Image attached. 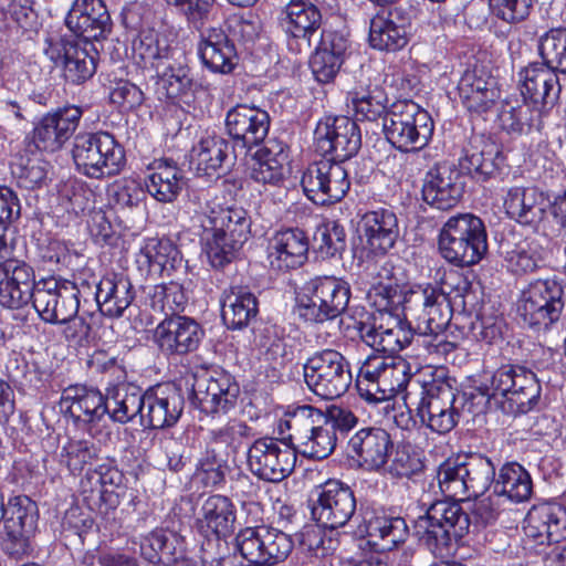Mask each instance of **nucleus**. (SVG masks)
Masks as SVG:
<instances>
[{
	"instance_id": "obj_24",
	"label": "nucleus",
	"mask_w": 566,
	"mask_h": 566,
	"mask_svg": "<svg viewBox=\"0 0 566 566\" xmlns=\"http://www.w3.org/2000/svg\"><path fill=\"white\" fill-rule=\"evenodd\" d=\"M84 109L66 104L43 115L34 127L36 147L45 151H56L73 136L78 127Z\"/></svg>"
},
{
	"instance_id": "obj_15",
	"label": "nucleus",
	"mask_w": 566,
	"mask_h": 566,
	"mask_svg": "<svg viewBox=\"0 0 566 566\" xmlns=\"http://www.w3.org/2000/svg\"><path fill=\"white\" fill-rule=\"evenodd\" d=\"M38 517V506L27 495L9 500L6 517L2 518L4 533L1 542L2 549L8 555L17 559L30 555Z\"/></svg>"
},
{
	"instance_id": "obj_58",
	"label": "nucleus",
	"mask_w": 566,
	"mask_h": 566,
	"mask_svg": "<svg viewBox=\"0 0 566 566\" xmlns=\"http://www.w3.org/2000/svg\"><path fill=\"white\" fill-rule=\"evenodd\" d=\"M156 92L159 98L176 101L187 95L192 86V78L187 66L168 65L163 73L157 72Z\"/></svg>"
},
{
	"instance_id": "obj_26",
	"label": "nucleus",
	"mask_w": 566,
	"mask_h": 566,
	"mask_svg": "<svg viewBox=\"0 0 566 566\" xmlns=\"http://www.w3.org/2000/svg\"><path fill=\"white\" fill-rule=\"evenodd\" d=\"M65 25L86 42L107 38L112 31V19L103 0H74L66 17Z\"/></svg>"
},
{
	"instance_id": "obj_47",
	"label": "nucleus",
	"mask_w": 566,
	"mask_h": 566,
	"mask_svg": "<svg viewBox=\"0 0 566 566\" xmlns=\"http://www.w3.org/2000/svg\"><path fill=\"white\" fill-rule=\"evenodd\" d=\"M174 51L169 38L155 30L142 31L133 42V57L144 70L158 72L174 56Z\"/></svg>"
},
{
	"instance_id": "obj_3",
	"label": "nucleus",
	"mask_w": 566,
	"mask_h": 566,
	"mask_svg": "<svg viewBox=\"0 0 566 566\" xmlns=\"http://www.w3.org/2000/svg\"><path fill=\"white\" fill-rule=\"evenodd\" d=\"M480 389L484 396L495 399L504 413L511 416L532 411L539 401L542 390L531 369L512 364L499 367L490 379L481 384Z\"/></svg>"
},
{
	"instance_id": "obj_36",
	"label": "nucleus",
	"mask_w": 566,
	"mask_h": 566,
	"mask_svg": "<svg viewBox=\"0 0 566 566\" xmlns=\"http://www.w3.org/2000/svg\"><path fill=\"white\" fill-rule=\"evenodd\" d=\"M521 93L534 106L554 105L562 91L558 73L542 61L528 64L520 72Z\"/></svg>"
},
{
	"instance_id": "obj_57",
	"label": "nucleus",
	"mask_w": 566,
	"mask_h": 566,
	"mask_svg": "<svg viewBox=\"0 0 566 566\" xmlns=\"http://www.w3.org/2000/svg\"><path fill=\"white\" fill-rule=\"evenodd\" d=\"M140 259L150 270L160 272L170 271L181 262L179 250L169 239H149L140 251Z\"/></svg>"
},
{
	"instance_id": "obj_30",
	"label": "nucleus",
	"mask_w": 566,
	"mask_h": 566,
	"mask_svg": "<svg viewBox=\"0 0 566 566\" xmlns=\"http://www.w3.org/2000/svg\"><path fill=\"white\" fill-rule=\"evenodd\" d=\"M38 282L33 269L24 262L9 260L0 265V305L22 308L33 302Z\"/></svg>"
},
{
	"instance_id": "obj_50",
	"label": "nucleus",
	"mask_w": 566,
	"mask_h": 566,
	"mask_svg": "<svg viewBox=\"0 0 566 566\" xmlns=\"http://www.w3.org/2000/svg\"><path fill=\"white\" fill-rule=\"evenodd\" d=\"M222 318L232 329H241L258 314V301L245 287L231 286L226 290L221 300Z\"/></svg>"
},
{
	"instance_id": "obj_35",
	"label": "nucleus",
	"mask_w": 566,
	"mask_h": 566,
	"mask_svg": "<svg viewBox=\"0 0 566 566\" xmlns=\"http://www.w3.org/2000/svg\"><path fill=\"white\" fill-rule=\"evenodd\" d=\"M411 23L400 10L375 14L369 22L368 41L379 51H399L409 42Z\"/></svg>"
},
{
	"instance_id": "obj_39",
	"label": "nucleus",
	"mask_w": 566,
	"mask_h": 566,
	"mask_svg": "<svg viewBox=\"0 0 566 566\" xmlns=\"http://www.w3.org/2000/svg\"><path fill=\"white\" fill-rule=\"evenodd\" d=\"M503 161L500 146L483 135L472 136L459 160L462 170L478 180L490 178Z\"/></svg>"
},
{
	"instance_id": "obj_55",
	"label": "nucleus",
	"mask_w": 566,
	"mask_h": 566,
	"mask_svg": "<svg viewBox=\"0 0 566 566\" xmlns=\"http://www.w3.org/2000/svg\"><path fill=\"white\" fill-rule=\"evenodd\" d=\"M546 251L536 239L525 238L506 252L507 269L515 274H526L539 269Z\"/></svg>"
},
{
	"instance_id": "obj_53",
	"label": "nucleus",
	"mask_w": 566,
	"mask_h": 566,
	"mask_svg": "<svg viewBox=\"0 0 566 566\" xmlns=\"http://www.w3.org/2000/svg\"><path fill=\"white\" fill-rule=\"evenodd\" d=\"M198 222L203 229L201 241L210 264L220 269L231 263L244 243L229 239L224 232L214 231L202 219Z\"/></svg>"
},
{
	"instance_id": "obj_59",
	"label": "nucleus",
	"mask_w": 566,
	"mask_h": 566,
	"mask_svg": "<svg viewBox=\"0 0 566 566\" xmlns=\"http://www.w3.org/2000/svg\"><path fill=\"white\" fill-rule=\"evenodd\" d=\"M97 458V448L88 440L69 439L61 448L59 462L72 474L81 473Z\"/></svg>"
},
{
	"instance_id": "obj_12",
	"label": "nucleus",
	"mask_w": 566,
	"mask_h": 566,
	"mask_svg": "<svg viewBox=\"0 0 566 566\" xmlns=\"http://www.w3.org/2000/svg\"><path fill=\"white\" fill-rule=\"evenodd\" d=\"M306 290L307 297L297 301L296 312L301 318L311 323L332 321L342 315L350 298L349 284L336 276H316L312 279Z\"/></svg>"
},
{
	"instance_id": "obj_32",
	"label": "nucleus",
	"mask_w": 566,
	"mask_h": 566,
	"mask_svg": "<svg viewBox=\"0 0 566 566\" xmlns=\"http://www.w3.org/2000/svg\"><path fill=\"white\" fill-rule=\"evenodd\" d=\"M523 531L536 545L559 543L566 538V509L556 503L534 505L526 514Z\"/></svg>"
},
{
	"instance_id": "obj_37",
	"label": "nucleus",
	"mask_w": 566,
	"mask_h": 566,
	"mask_svg": "<svg viewBox=\"0 0 566 566\" xmlns=\"http://www.w3.org/2000/svg\"><path fill=\"white\" fill-rule=\"evenodd\" d=\"M463 193L460 172L448 165L431 168L422 186V198L431 207L439 210L453 208Z\"/></svg>"
},
{
	"instance_id": "obj_63",
	"label": "nucleus",
	"mask_w": 566,
	"mask_h": 566,
	"mask_svg": "<svg viewBox=\"0 0 566 566\" xmlns=\"http://www.w3.org/2000/svg\"><path fill=\"white\" fill-rule=\"evenodd\" d=\"M539 117L538 109L530 105L504 106L499 115L501 127L507 133L523 134L528 132Z\"/></svg>"
},
{
	"instance_id": "obj_29",
	"label": "nucleus",
	"mask_w": 566,
	"mask_h": 566,
	"mask_svg": "<svg viewBox=\"0 0 566 566\" xmlns=\"http://www.w3.org/2000/svg\"><path fill=\"white\" fill-rule=\"evenodd\" d=\"M184 410V398L177 387L159 385L145 392L142 424L164 429L176 424Z\"/></svg>"
},
{
	"instance_id": "obj_19",
	"label": "nucleus",
	"mask_w": 566,
	"mask_h": 566,
	"mask_svg": "<svg viewBox=\"0 0 566 566\" xmlns=\"http://www.w3.org/2000/svg\"><path fill=\"white\" fill-rule=\"evenodd\" d=\"M248 467L258 478L269 482H281L294 470L295 450L282 446L276 439H256L248 450Z\"/></svg>"
},
{
	"instance_id": "obj_7",
	"label": "nucleus",
	"mask_w": 566,
	"mask_h": 566,
	"mask_svg": "<svg viewBox=\"0 0 566 566\" xmlns=\"http://www.w3.org/2000/svg\"><path fill=\"white\" fill-rule=\"evenodd\" d=\"M433 128L430 114L411 99L392 103L382 118L386 139L405 153L424 148L432 137Z\"/></svg>"
},
{
	"instance_id": "obj_52",
	"label": "nucleus",
	"mask_w": 566,
	"mask_h": 566,
	"mask_svg": "<svg viewBox=\"0 0 566 566\" xmlns=\"http://www.w3.org/2000/svg\"><path fill=\"white\" fill-rule=\"evenodd\" d=\"M493 491L514 503H522L531 497L533 482L523 465L517 462H506L499 469Z\"/></svg>"
},
{
	"instance_id": "obj_6",
	"label": "nucleus",
	"mask_w": 566,
	"mask_h": 566,
	"mask_svg": "<svg viewBox=\"0 0 566 566\" xmlns=\"http://www.w3.org/2000/svg\"><path fill=\"white\" fill-rule=\"evenodd\" d=\"M470 516L455 501H437L417 520L416 528L420 541L436 556L449 553L453 542L469 532Z\"/></svg>"
},
{
	"instance_id": "obj_28",
	"label": "nucleus",
	"mask_w": 566,
	"mask_h": 566,
	"mask_svg": "<svg viewBox=\"0 0 566 566\" xmlns=\"http://www.w3.org/2000/svg\"><path fill=\"white\" fill-rule=\"evenodd\" d=\"M60 405L74 422L83 424L90 432L105 420L107 413L105 396L95 388L81 385L64 389Z\"/></svg>"
},
{
	"instance_id": "obj_17",
	"label": "nucleus",
	"mask_w": 566,
	"mask_h": 566,
	"mask_svg": "<svg viewBox=\"0 0 566 566\" xmlns=\"http://www.w3.org/2000/svg\"><path fill=\"white\" fill-rule=\"evenodd\" d=\"M311 514L322 526L331 530L345 526L356 512L353 490L339 480H328L316 486Z\"/></svg>"
},
{
	"instance_id": "obj_22",
	"label": "nucleus",
	"mask_w": 566,
	"mask_h": 566,
	"mask_svg": "<svg viewBox=\"0 0 566 566\" xmlns=\"http://www.w3.org/2000/svg\"><path fill=\"white\" fill-rule=\"evenodd\" d=\"M270 115L254 105L239 104L228 111L226 128L233 139V151L239 147L249 150L263 143L270 129Z\"/></svg>"
},
{
	"instance_id": "obj_14",
	"label": "nucleus",
	"mask_w": 566,
	"mask_h": 566,
	"mask_svg": "<svg viewBox=\"0 0 566 566\" xmlns=\"http://www.w3.org/2000/svg\"><path fill=\"white\" fill-rule=\"evenodd\" d=\"M44 54L55 64H63L64 77L82 84L96 72L98 51L91 42L80 43L65 35L50 34L44 40Z\"/></svg>"
},
{
	"instance_id": "obj_4",
	"label": "nucleus",
	"mask_w": 566,
	"mask_h": 566,
	"mask_svg": "<svg viewBox=\"0 0 566 566\" xmlns=\"http://www.w3.org/2000/svg\"><path fill=\"white\" fill-rule=\"evenodd\" d=\"M438 250L450 264L465 268L479 263L488 251L483 221L472 213L450 217L438 237Z\"/></svg>"
},
{
	"instance_id": "obj_46",
	"label": "nucleus",
	"mask_w": 566,
	"mask_h": 566,
	"mask_svg": "<svg viewBox=\"0 0 566 566\" xmlns=\"http://www.w3.org/2000/svg\"><path fill=\"white\" fill-rule=\"evenodd\" d=\"M147 192L158 202H174L182 189V171L170 159L156 160L145 179Z\"/></svg>"
},
{
	"instance_id": "obj_16",
	"label": "nucleus",
	"mask_w": 566,
	"mask_h": 566,
	"mask_svg": "<svg viewBox=\"0 0 566 566\" xmlns=\"http://www.w3.org/2000/svg\"><path fill=\"white\" fill-rule=\"evenodd\" d=\"M80 293L77 283L54 277L44 279L38 282L33 307L45 323L67 322L77 315Z\"/></svg>"
},
{
	"instance_id": "obj_9",
	"label": "nucleus",
	"mask_w": 566,
	"mask_h": 566,
	"mask_svg": "<svg viewBox=\"0 0 566 566\" xmlns=\"http://www.w3.org/2000/svg\"><path fill=\"white\" fill-rule=\"evenodd\" d=\"M565 305V286L556 276L530 282L517 300V313L536 331H545L560 317Z\"/></svg>"
},
{
	"instance_id": "obj_23",
	"label": "nucleus",
	"mask_w": 566,
	"mask_h": 566,
	"mask_svg": "<svg viewBox=\"0 0 566 566\" xmlns=\"http://www.w3.org/2000/svg\"><path fill=\"white\" fill-rule=\"evenodd\" d=\"M205 337L200 324L188 316H169L155 328L154 340L166 356H185L196 352Z\"/></svg>"
},
{
	"instance_id": "obj_41",
	"label": "nucleus",
	"mask_w": 566,
	"mask_h": 566,
	"mask_svg": "<svg viewBox=\"0 0 566 566\" xmlns=\"http://www.w3.org/2000/svg\"><path fill=\"white\" fill-rule=\"evenodd\" d=\"M198 54L213 73L228 74L238 62L235 46L221 28H208L200 33Z\"/></svg>"
},
{
	"instance_id": "obj_62",
	"label": "nucleus",
	"mask_w": 566,
	"mask_h": 566,
	"mask_svg": "<svg viewBox=\"0 0 566 566\" xmlns=\"http://www.w3.org/2000/svg\"><path fill=\"white\" fill-rule=\"evenodd\" d=\"M151 304L165 313L166 317L179 316L178 313L185 310L187 297L178 283L159 284L154 287Z\"/></svg>"
},
{
	"instance_id": "obj_2",
	"label": "nucleus",
	"mask_w": 566,
	"mask_h": 566,
	"mask_svg": "<svg viewBox=\"0 0 566 566\" xmlns=\"http://www.w3.org/2000/svg\"><path fill=\"white\" fill-rule=\"evenodd\" d=\"M280 434H285L295 453L310 459H326L336 447L337 437L327 424L323 411L310 406H297L287 411L279 423Z\"/></svg>"
},
{
	"instance_id": "obj_42",
	"label": "nucleus",
	"mask_w": 566,
	"mask_h": 566,
	"mask_svg": "<svg viewBox=\"0 0 566 566\" xmlns=\"http://www.w3.org/2000/svg\"><path fill=\"white\" fill-rule=\"evenodd\" d=\"M94 296L103 315L120 317L134 301L135 293L127 276L109 273L95 283Z\"/></svg>"
},
{
	"instance_id": "obj_51",
	"label": "nucleus",
	"mask_w": 566,
	"mask_h": 566,
	"mask_svg": "<svg viewBox=\"0 0 566 566\" xmlns=\"http://www.w3.org/2000/svg\"><path fill=\"white\" fill-rule=\"evenodd\" d=\"M231 145L220 136H208L200 139L190 151V164L198 175L211 177L222 169L229 156Z\"/></svg>"
},
{
	"instance_id": "obj_8",
	"label": "nucleus",
	"mask_w": 566,
	"mask_h": 566,
	"mask_svg": "<svg viewBox=\"0 0 566 566\" xmlns=\"http://www.w3.org/2000/svg\"><path fill=\"white\" fill-rule=\"evenodd\" d=\"M415 391H407L406 403L413 408L420 422L431 431L444 434L459 422L460 412L454 407L457 395L443 380L413 385Z\"/></svg>"
},
{
	"instance_id": "obj_18",
	"label": "nucleus",
	"mask_w": 566,
	"mask_h": 566,
	"mask_svg": "<svg viewBox=\"0 0 566 566\" xmlns=\"http://www.w3.org/2000/svg\"><path fill=\"white\" fill-rule=\"evenodd\" d=\"M314 140L316 151L344 163L359 150L361 135L354 119L347 116L328 117L317 124Z\"/></svg>"
},
{
	"instance_id": "obj_61",
	"label": "nucleus",
	"mask_w": 566,
	"mask_h": 566,
	"mask_svg": "<svg viewBox=\"0 0 566 566\" xmlns=\"http://www.w3.org/2000/svg\"><path fill=\"white\" fill-rule=\"evenodd\" d=\"M266 525L247 526L235 536V546L248 565H263V545Z\"/></svg>"
},
{
	"instance_id": "obj_1",
	"label": "nucleus",
	"mask_w": 566,
	"mask_h": 566,
	"mask_svg": "<svg viewBox=\"0 0 566 566\" xmlns=\"http://www.w3.org/2000/svg\"><path fill=\"white\" fill-rule=\"evenodd\" d=\"M471 283L460 274L451 275L442 287L432 284L401 285L396 280L374 283L367 292L376 314H409L417 321V342L439 358L454 349L443 334L454 310L467 311Z\"/></svg>"
},
{
	"instance_id": "obj_33",
	"label": "nucleus",
	"mask_w": 566,
	"mask_h": 566,
	"mask_svg": "<svg viewBox=\"0 0 566 566\" xmlns=\"http://www.w3.org/2000/svg\"><path fill=\"white\" fill-rule=\"evenodd\" d=\"M235 520L233 502L228 496L216 494L203 501L197 527L208 538V546L221 547V539L233 532Z\"/></svg>"
},
{
	"instance_id": "obj_21",
	"label": "nucleus",
	"mask_w": 566,
	"mask_h": 566,
	"mask_svg": "<svg viewBox=\"0 0 566 566\" xmlns=\"http://www.w3.org/2000/svg\"><path fill=\"white\" fill-rule=\"evenodd\" d=\"M240 386L235 378L224 370H213L208 378L196 381L193 403L208 415H227L235 408Z\"/></svg>"
},
{
	"instance_id": "obj_38",
	"label": "nucleus",
	"mask_w": 566,
	"mask_h": 566,
	"mask_svg": "<svg viewBox=\"0 0 566 566\" xmlns=\"http://www.w3.org/2000/svg\"><path fill=\"white\" fill-rule=\"evenodd\" d=\"M503 207L510 219L536 229L545 219L549 205L545 193L538 188L515 186L507 189Z\"/></svg>"
},
{
	"instance_id": "obj_20",
	"label": "nucleus",
	"mask_w": 566,
	"mask_h": 566,
	"mask_svg": "<svg viewBox=\"0 0 566 566\" xmlns=\"http://www.w3.org/2000/svg\"><path fill=\"white\" fill-rule=\"evenodd\" d=\"M322 20V12L314 0H290L279 15L289 45L296 52L312 48V38L317 34Z\"/></svg>"
},
{
	"instance_id": "obj_48",
	"label": "nucleus",
	"mask_w": 566,
	"mask_h": 566,
	"mask_svg": "<svg viewBox=\"0 0 566 566\" xmlns=\"http://www.w3.org/2000/svg\"><path fill=\"white\" fill-rule=\"evenodd\" d=\"M145 392L140 388L122 384L109 389L105 396V406L109 419L120 424L133 421L137 416L142 420Z\"/></svg>"
},
{
	"instance_id": "obj_34",
	"label": "nucleus",
	"mask_w": 566,
	"mask_h": 566,
	"mask_svg": "<svg viewBox=\"0 0 566 566\" xmlns=\"http://www.w3.org/2000/svg\"><path fill=\"white\" fill-rule=\"evenodd\" d=\"M457 90L461 104L468 112L476 115L489 112L500 97L495 78L478 66L462 74Z\"/></svg>"
},
{
	"instance_id": "obj_43",
	"label": "nucleus",
	"mask_w": 566,
	"mask_h": 566,
	"mask_svg": "<svg viewBox=\"0 0 566 566\" xmlns=\"http://www.w3.org/2000/svg\"><path fill=\"white\" fill-rule=\"evenodd\" d=\"M347 106L353 111L356 120L375 122L386 116L388 107V96L385 88L377 82L360 80L347 93Z\"/></svg>"
},
{
	"instance_id": "obj_13",
	"label": "nucleus",
	"mask_w": 566,
	"mask_h": 566,
	"mask_svg": "<svg viewBox=\"0 0 566 566\" xmlns=\"http://www.w3.org/2000/svg\"><path fill=\"white\" fill-rule=\"evenodd\" d=\"M301 186L315 205L327 206L340 201L350 188L344 163L324 157L311 163L302 172Z\"/></svg>"
},
{
	"instance_id": "obj_5",
	"label": "nucleus",
	"mask_w": 566,
	"mask_h": 566,
	"mask_svg": "<svg viewBox=\"0 0 566 566\" xmlns=\"http://www.w3.org/2000/svg\"><path fill=\"white\" fill-rule=\"evenodd\" d=\"M410 378V365L402 357L369 355L359 368L356 387L361 399L376 405L403 391Z\"/></svg>"
},
{
	"instance_id": "obj_31",
	"label": "nucleus",
	"mask_w": 566,
	"mask_h": 566,
	"mask_svg": "<svg viewBox=\"0 0 566 566\" xmlns=\"http://www.w3.org/2000/svg\"><path fill=\"white\" fill-rule=\"evenodd\" d=\"M198 221L202 219L214 231L224 232L229 239L245 243L250 235L251 219L242 207H224L219 197L206 200L205 206L195 209Z\"/></svg>"
},
{
	"instance_id": "obj_10",
	"label": "nucleus",
	"mask_w": 566,
	"mask_h": 566,
	"mask_svg": "<svg viewBox=\"0 0 566 566\" xmlns=\"http://www.w3.org/2000/svg\"><path fill=\"white\" fill-rule=\"evenodd\" d=\"M72 158L76 169L95 179L116 175L124 164V150L106 132L83 133L75 136Z\"/></svg>"
},
{
	"instance_id": "obj_49",
	"label": "nucleus",
	"mask_w": 566,
	"mask_h": 566,
	"mask_svg": "<svg viewBox=\"0 0 566 566\" xmlns=\"http://www.w3.org/2000/svg\"><path fill=\"white\" fill-rule=\"evenodd\" d=\"M368 542L378 551H391L403 543L409 528L405 518L386 514L374 515L365 523Z\"/></svg>"
},
{
	"instance_id": "obj_11",
	"label": "nucleus",
	"mask_w": 566,
	"mask_h": 566,
	"mask_svg": "<svg viewBox=\"0 0 566 566\" xmlns=\"http://www.w3.org/2000/svg\"><path fill=\"white\" fill-rule=\"evenodd\" d=\"M303 377L307 388L326 400L343 396L353 380L348 361L334 349L318 350L308 357L303 366Z\"/></svg>"
},
{
	"instance_id": "obj_60",
	"label": "nucleus",
	"mask_w": 566,
	"mask_h": 566,
	"mask_svg": "<svg viewBox=\"0 0 566 566\" xmlns=\"http://www.w3.org/2000/svg\"><path fill=\"white\" fill-rule=\"evenodd\" d=\"M437 480L442 493L450 497H468L462 458L448 459L440 464Z\"/></svg>"
},
{
	"instance_id": "obj_45",
	"label": "nucleus",
	"mask_w": 566,
	"mask_h": 566,
	"mask_svg": "<svg viewBox=\"0 0 566 566\" xmlns=\"http://www.w3.org/2000/svg\"><path fill=\"white\" fill-rule=\"evenodd\" d=\"M347 40L334 31H322L318 45L310 65L317 82L329 83L339 72Z\"/></svg>"
},
{
	"instance_id": "obj_25",
	"label": "nucleus",
	"mask_w": 566,
	"mask_h": 566,
	"mask_svg": "<svg viewBox=\"0 0 566 566\" xmlns=\"http://www.w3.org/2000/svg\"><path fill=\"white\" fill-rule=\"evenodd\" d=\"M400 314H375L371 325L360 328L363 340L377 352L394 354L407 347L415 337L410 324Z\"/></svg>"
},
{
	"instance_id": "obj_54",
	"label": "nucleus",
	"mask_w": 566,
	"mask_h": 566,
	"mask_svg": "<svg viewBox=\"0 0 566 566\" xmlns=\"http://www.w3.org/2000/svg\"><path fill=\"white\" fill-rule=\"evenodd\" d=\"M468 497L483 495L495 482V465L485 455L474 453L462 458Z\"/></svg>"
},
{
	"instance_id": "obj_27",
	"label": "nucleus",
	"mask_w": 566,
	"mask_h": 566,
	"mask_svg": "<svg viewBox=\"0 0 566 566\" xmlns=\"http://www.w3.org/2000/svg\"><path fill=\"white\" fill-rule=\"evenodd\" d=\"M394 449L390 433L380 427H366L355 432L348 450L358 465L368 472H382Z\"/></svg>"
},
{
	"instance_id": "obj_64",
	"label": "nucleus",
	"mask_w": 566,
	"mask_h": 566,
	"mask_svg": "<svg viewBox=\"0 0 566 566\" xmlns=\"http://www.w3.org/2000/svg\"><path fill=\"white\" fill-rule=\"evenodd\" d=\"M392 458L382 469L392 478H411L412 475L422 471L423 463L419 455L411 450L409 446H398L391 452Z\"/></svg>"
},
{
	"instance_id": "obj_56",
	"label": "nucleus",
	"mask_w": 566,
	"mask_h": 566,
	"mask_svg": "<svg viewBox=\"0 0 566 566\" xmlns=\"http://www.w3.org/2000/svg\"><path fill=\"white\" fill-rule=\"evenodd\" d=\"M538 54L546 65L566 74V28H552L538 38Z\"/></svg>"
},
{
	"instance_id": "obj_44",
	"label": "nucleus",
	"mask_w": 566,
	"mask_h": 566,
	"mask_svg": "<svg viewBox=\"0 0 566 566\" xmlns=\"http://www.w3.org/2000/svg\"><path fill=\"white\" fill-rule=\"evenodd\" d=\"M361 231L367 248L374 254L384 255L399 237L397 216L389 209L368 211L361 218Z\"/></svg>"
},
{
	"instance_id": "obj_40",
	"label": "nucleus",
	"mask_w": 566,
	"mask_h": 566,
	"mask_svg": "<svg viewBox=\"0 0 566 566\" xmlns=\"http://www.w3.org/2000/svg\"><path fill=\"white\" fill-rule=\"evenodd\" d=\"M269 261L273 269L285 271L304 264L308 240L304 231L290 228L277 231L269 242Z\"/></svg>"
}]
</instances>
